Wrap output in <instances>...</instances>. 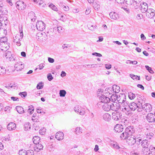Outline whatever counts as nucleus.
<instances>
[{
    "mask_svg": "<svg viewBox=\"0 0 155 155\" xmlns=\"http://www.w3.org/2000/svg\"><path fill=\"white\" fill-rule=\"evenodd\" d=\"M112 115L113 119L115 121H117L121 118L122 114L120 112L114 111L112 113Z\"/></svg>",
    "mask_w": 155,
    "mask_h": 155,
    "instance_id": "obj_8",
    "label": "nucleus"
},
{
    "mask_svg": "<svg viewBox=\"0 0 155 155\" xmlns=\"http://www.w3.org/2000/svg\"><path fill=\"white\" fill-rule=\"evenodd\" d=\"M113 90V92L115 93H118L120 91V87L116 85H114L112 86V87Z\"/></svg>",
    "mask_w": 155,
    "mask_h": 155,
    "instance_id": "obj_31",
    "label": "nucleus"
},
{
    "mask_svg": "<svg viewBox=\"0 0 155 155\" xmlns=\"http://www.w3.org/2000/svg\"><path fill=\"white\" fill-rule=\"evenodd\" d=\"M146 119L149 122H155V118L154 114H153L150 113L147 114L146 116Z\"/></svg>",
    "mask_w": 155,
    "mask_h": 155,
    "instance_id": "obj_11",
    "label": "nucleus"
},
{
    "mask_svg": "<svg viewBox=\"0 0 155 155\" xmlns=\"http://www.w3.org/2000/svg\"><path fill=\"white\" fill-rule=\"evenodd\" d=\"M6 41H3V40H1V43H0V49L1 50L5 51H7L9 48V46L6 41V38H5Z\"/></svg>",
    "mask_w": 155,
    "mask_h": 155,
    "instance_id": "obj_5",
    "label": "nucleus"
},
{
    "mask_svg": "<svg viewBox=\"0 0 155 155\" xmlns=\"http://www.w3.org/2000/svg\"><path fill=\"white\" fill-rule=\"evenodd\" d=\"M129 108H127V110H126V111H127V112L126 113V114L127 115H131L132 114V112L131 111V110H130Z\"/></svg>",
    "mask_w": 155,
    "mask_h": 155,
    "instance_id": "obj_62",
    "label": "nucleus"
},
{
    "mask_svg": "<svg viewBox=\"0 0 155 155\" xmlns=\"http://www.w3.org/2000/svg\"><path fill=\"white\" fill-rule=\"evenodd\" d=\"M16 127V124L13 122L10 123L7 126V129L9 130H15Z\"/></svg>",
    "mask_w": 155,
    "mask_h": 155,
    "instance_id": "obj_27",
    "label": "nucleus"
},
{
    "mask_svg": "<svg viewBox=\"0 0 155 155\" xmlns=\"http://www.w3.org/2000/svg\"><path fill=\"white\" fill-rule=\"evenodd\" d=\"M26 151L24 149L20 150L19 151V155H26Z\"/></svg>",
    "mask_w": 155,
    "mask_h": 155,
    "instance_id": "obj_48",
    "label": "nucleus"
},
{
    "mask_svg": "<svg viewBox=\"0 0 155 155\" xmlns=\"http://www.w3.org/2000/svg\"><path fill=\"white\" fill-rule=\"evenodd\" d=\"M16 7L19 10H23L26 7L24 2L22 1H19L15 3Z\"/></svg>",
    "mask_w": 155,
    "mask_h": 155,
    "instance_id": "obj_7",
    "label": "nucleus"
},
{
    "mask_svg": "<svg viewBox=\"0 0 155 155\" xmlns=\"http://www.w3.org/2000/svg\"><path fill=\"white\" fill-rule=\"evenodd\" d=\"M110 17L115 20L118 19L120 18V15L118 13L114 12H111L109 14Z\"/></svg>",
    "mask_w": 155,
    "mask_h": 155,
    "instance_id": "obj_18",
    "label": "nucleus"
},
{
    "mask_svg": "<svg viewBox=\"0 0 155 155\" xmlns=\"http://www.w3.org/2000/svg\"><path fill=\"white\" fill-rule=\"evenodd\" d=\"M40 137L38 136H35L33 137L32 139L33 143L35 144L41 142L40 141Z\"/></svg>",
    "mask_w": 155,
    "mask_h": 155,
    "instance_id": "obj_30",
    "label": "nucleus"
},
{
    "mask_svg": "<svg viewBox=\"0 0 155 155\" xmlns=\"http://www.w3.org/2000/svg\"><path fill=\"white\" fill-rule=\"evenodd\" d=\"M113 147L114 148L117 150L122 148L117 144H113Z\"/></svg>",
    "mask_w": 155,
    "mask_h": 155,
    "instance_id": "obj_59",
    "label": "nucleus"
},
{
    "mask_svg": "<svg viewBox=\"0 0 155 155\" xmlns=\"http://www.w3.org/2000/svg\"><path fill=\"white\" fill-rule=\"evenodd\" d=\"M57 32L59 33H61L64 31V28L62 27H57Z\"/></svg>",
    "mask_w": 155,
    "mask_h": 155,
    "instance_id": "obj_43",
    "label": "nucleus"
},
{
    "mask_svg": "<svg viewBox=\"0 0 155 155\" xmlns=\"http://www.w3.org/2000/svg\"><path fill=\"white\" fill-rule=\"evenodd\" d=\"M132 4H133V5L134 6V8L136 9H137L138 8L139 6H140V3H137L136 2H134V1H133V2Z\"/></svg>",
    "mask_w": 155,
    "mask_h": 155,
    "instance_id": "obj_51",
    "label": "nucleus"
},
{
    "mask_svg": "<svg viewBox=\"0 0 155 155\" xmlns=\"http://www.w3.org/2000/svg\"><path fill=\"white\" fill-rule=\"evenodd\" d=\"M92 55H95L97 57H100L102 56L101 54L97 52H94L92 53Z\"/></svg>",
    "mask_w": 155,
    "mask_h": 155,
    "instance_id": "obj_60",
    "label": "nucleus"
},
{
    "mask_svg": "<svg viewBox=\"0 0 155 155\" xmlns=\"http://www.w3.org/2000/svg\"><path fill=\"white\" fill-rule=\"evenodd\" d=\"M127 139V142L130 145H132L135 143H137V141L134 137L132 136L128 137L126 138Z\"/></svg>",
    "mask_w": 155,
    "mask_h": 155,
    "instance_id": "obj_12",
    "label": "nucleus"
},
{
    "mask_svg": "<svg viewBox=\"0 0 155 155\" xmlns=\"http://www.w3.org/2000/svg\"><path fill=\"white\" fill-rule=\"evenodd\" d=\"M62 8L63 10L66 11H68L69 10V8L67 5H64V6Z\"/></svg>",
    "mask_w": 155,
    "mask_h": 155,
    "instance_id": "obj_61",
    "label": "nucleus"
},
{
    "mask_svg": "<svg viewBox=\"0 0 155 155\" xmlns=\"http://www.w3.org/2000/svg\"><path fill=\"white\" fill-rule=\"evenodd\" d=\"M84 66L85 67H87L90 66L91 67H97V64H86L84 65Z\"/></svg>",
    "mask_w": 155,
    "mask_h": 155,
    "instance_id": "obj_58",
    "label": "nucleus"
},
{
    "mask_svg": "<svg viewBox=\"0 0 155 155\" xmlns=\"http://www.w3.org/2000/svg\"><path fill=\"white\" fill-rule=\"evenodd\" d=\"M66 94V91L64 90H62L60 91L59 95L61 97H64Z\"/></svg>",
    "mask_w": 155,
    "mask_h": 155,
    "instance_id": "obj_41",
    "label": "nucleus"
},
{
    "mask_svg": "<svg viewBox=\"0 0 155 155\" xmlns=\"http://www.w3.org/2000/svg\"><path fill=\"white\" fill-rule=\"evenodd\" d=\"M137 95L131 92H129L128 93V96L130 100H132L136 97V96Z\"/></svg>",
    "mask_w": 155,
    "mask_h": 155,
    "instance_id": "obj_35",
    "label": "nucleus"
},
{
    "mask_svg": "<svg viewBox=\"0 0 155 155\" xmlns=\"http://www.w3.org/2000/svg\"><path fill=\"white\" fill-rule=\"evenodd\" d=\"M46 130V129L45 128H43L42 129H41L40 130L39 133L40 134L43 135L45 134Z\"/></svg>",
    "mask_w": 155,
    "mask_h": 155,
    "instance_id": "obj_52",
    "label": "nucleus"
},
{
    "mask_svg": "<svg viewBox=\"0 0 155 155\" xmlns=\"http://www.w3.org/2000/svg\"><path fill=\"white\" fill-rule=\"evenodd\" d=\"M43 83L42 82L39 83L37 86V88L38 89H41L43 87Z\"/></svg>",
    "mask_w": 155,
    "mask_h": 155,
    "instance_id": "obj_49",
    "label": "nucleus"
},
{
    "mask_svg": "<svg viewBox=\"0 0 155 155\" xmlns=\"http://www.w3.org/2000/svg\"><path fill=\"white\" fill-rule=\"evenodd\" d=\"M26 110V111H27V112H28L30 114H31L33 112L34 110V107L33 106L31 105L29 107V108L27 110Z\"/></svg>",
    "mask_w": 155,
    "mask_h": 155,
    "instance_id": "obj_37",
    "label": "nucleus"
},
{
    "mask_svg": "<svg viewBox=\"0 0 155 155\" xmlns=\"http://www.w3.org/2000/svg\"><path fill=\"white\" fill-rule=\"evenodd\" d=\"M64 134L61 132L59 131L57 132L55 136V137L58 140H61L64 138Z\"/></svg>",
    "mask_w": 155,
    "mask_h": 155,
    "instance_id": "obj_22",
    "label": "nucleus"
},
{
    "mask_svg": "<svg viewBox=\"0 0 155 155\" xmlns=\"http://www.w3.org/2000/svg\"><path fill=\"white\" fill-rule=\"evenodd\" d=\"M155 10L152 8H148L146 12V16L148 18H151L155 15Z\"/></svg>",
    "mask_w": 155,
    "mask_h": 155,
    "instance_id": "obj_9",
    "label": "nucleus"
},
{
    "mask_svg": "<svg viewBox=\"0 0 155 155\" xmlns=\"http://www.w3.org/2000/svg\"><path fill=\"white\" fill-rule=\"evenodd\" d=\"M5 56L7 59L8 58L9 60H11V59H10L11 58V57H12V54L11 52L8 51L5 53Z\"/></svg>",
    "mask_w": 155,
    "mask_h": 155,
    "instance_id": "obj_38",
    "label": "nucleus"
},
{
    "mask_svg": "<svg viewBox=\"0 0 155 155\" xmlns=\"http://www.w3.org/2000/svg\"><path fill=\"white\" fill-rule=\"evenodd\" d=\"M26 155H34V151L31 150H27L26 151Z\"/></svg>",
    "mask_w": 155,
    "mask_h": 155,
    "instance_id": "obj_45",
    "label": "nucleus"
},
{
    "mask_svg": "<svg viewBox=\"0 0 155 155\" xmlns=\"http://www.w3.org/2000/svg\"><path fill=\"white\" fill-rule=\"evenodd\" d=\"M28 19L31 20L32 22H34L36 19V16L34 12H31L28 13Z\"/></svg>",
    "mask_w": 155,
    "mask_h": 155,
    "instance_id": "obj_17",
    "label": "nucleus"
},
{
    "mask_svg": "<svg viewBox=\"0 0 155 155\" xmlns=\"http://www.w3.org/2000/svg\"><path fill=\"white\" fill-rule=\"evenodd\" d=\"M103 117L104 120L106 121H109L111 118L110 115L107 113H106L104 114Z\"/></svg>",
    "mask_w": 155,
    "mask_h": 155,
    "instance_id": "obj_29",
    "label": "nucleus"
},
{
    "mask_svg": "<svg viewBox=\"0 0 155 155\" xmlns=\"http://www.w3.org/2000/svg\"><path fill=\"white\" fill-rule=\"evenodd\" d=\"M123 129L124 127L122 124H117L114 128L115 131L118 133L122 132L123 131Z\"/></svg>",
    "mask_w": 155,
    "mask_h": 155,
    "instance_id": "obj_20",
    "label": "nucleus"
},
{
    "mask_svg": "<svg viewBox=\"0 0 155 155\" xmlns=\"http://www.w3.org/2000/svg\"><path fill=\"white\" fill-rule=\"evenodd\" d=\"M48 61L50 63H53L54 61V59L50 57L48 58Z\"/></svg>",
    "mask_w": 155,
    "mask_h": 155,
    "instance_id": "obj_63",
    "label": "nucleus"
},
{
    "mask_svg": "<svg viewBox=\"0 0 155 155\" xmlns=\"http://www.w3.org/2000/svg\"><path fill=\"white\" fill-rule=\"evenodd\" d=\"M24 64L21 62H18L15 64V67L17 71H21L24 68Z\"/></svg>",
    "mask_w": 155,
    "mask_h": 155,
    "instance_id": "obj_15",
    "label": "nucleus"
},
{
    "mask_svg": "<svg viewBox=\"0 0 155 155\" xmlns=\"http://www.w3.org/2000/svg\"><path fill=\"white\" fill-rule=\"evenodd\" d=\"M19 94L22 97H25L27 96V93L26 92H20Z\"/></svg>",
    "mask_w": 155,
    "mask_h": 155,
    "instance_id": "obj_55",
    "label": "nucleus"
},
{
    "mask_svg": "<svg viewBox=\"0 0 155 155\" xmlns=\"http://www.w3.org/2000/svg\"><path fill=\"white\" fill-rule=\"evenodd\" d=\"M134 132L133 127L128 126L125 129V131L123 132L120 136V138L123 140L126 139L128 137L133 136L132 134Z\"/></svg>",
    "mask_w": 155,
    "mask_h": 155,
    "instance_id": "obj_1",
    "label": "nucleus"
},
{
    "mask_svg": "<svg viewBox=\"0 0 155 155\" xmlns=\"http://www.w3.org/2000/svg\"><path fill=\"white\" fill-rule=\"evenodd\" d=\"M5 69L3 67L0 66V75H2L5 73Z\"/></svg>",
    "mask_w": 155,
    "mask_h": 155,
    "instance_id": "obj_44",
    "label": "nucleus"
},
{
    "mask_svg": "<svg viewBox=\"0 0 155 155\" xmlns=\"http://www.w3.org/2000/svg\"><path fill=\"white\" fill-rule=\"evenodd\" d=\"M135 140L137 141V144H139L140 143V142L142 140L144 139V136L143 134L137 135L136 136H133Z\"/></svg>",
    "mask_w": 155,
    "mask_h": 155,
    "instance_id": "obj_13",
    "label": "nucleus"
},
{
    "mask_svg": "<svg viewBox=\"0 0 155 155\" xmlns=\"http://www.w3.org/2000/svg\"><path fill=\"white\" fill-rule=\"evenodd\" d=\"M142 103L140 104H137L133 102L129 105V108L131 111H134L136 109L139 112L142 110Z\"/></svg>",
    "mask_w": 155,
    "mask_h": 155,
    "instance_id": "obj_3",
    "label": "nucleus"
},
{
    "mask_svg": "<svg viewBox=\"0 0 155 155\" xmlns=\"http://www.w3.org/2000/svg\"><path fill=\"white\" fill-rule=\"evenodd\" d=\"M83 130L81 127H78L75 128V133L76 134L80 135L82 133Z\"/></svg>",
    "mask_w": 155,
    "mask_h": 155,
    "instance_id": "obj_32",
    "label": "nucleus"
},
{
    "mask_svg": "<svg viewBox=\"0 0 155 155\" xmlns=\"http://www.w3.org/2000/svg\"><path fill=\"white\" fill-rule=\"evenodd\" d=\"M130 77L132 78L134 80H140V76H138L137 75H135L133 74H130Z\"/></svg>",
    "mask_w": 155,
    "mask_h": 155,
    "instance_id": "obj_36",
    "label": "nucleus"
},
{
    "mask_svg": "<svg viewBox=\"0 0 155 155\" xmlns=\"http://www.w3.org/2000/svg\"><path fill=\"white\" fill-rule=\"evenodd\" d=\"M97 28V26H94V25H91V26H89L88 27L89 29L93 31L95 29H96Z\"/></svg>",
    "mask_w": 155,
    "mask_h": 155,
    "instance_id": "obj_56",
    "label": "nucleus"
},
{
    "mask_svg": "<svg viewBox=\"0 0 155 155\" xmlns=\"http://www.w3.org/2000/svg\"><path fill=\"white\" fill-rule=\"evenodd\" d=\"M152 107L149 104H145L143 106L142 104V109L146 111V112H150L152 110Z\"/></svg>",
    "mask_w": 155,
    "mask_h": 155,
    "instance_id": "obj_14",
    "label": "nucleus"
},
{
    "mask_svg": "<svg viewBox=\"0 0 155 155\" xmlns=\"http://www.w3.org/2000/svg\"><path fill=\"white\" fill-rule=\"evenodd\" d=\"M145 67L146 69L150 73L152 74L154 73L152 69L151 68L149 67L148 65H146Z\"/></svg>",
    "mask_w": 155,
    "mask_h": 155,
    "instance_id": "obj_50",
    "label": "nucleus"
},
{
    "mask_svg": "<svg viewBox=\"0 0 155 155\" xmlns=\"http://www.w3.org/2000/svg\"><path fill=\"white\" fill-rule=\"evenodd\" d=\"M49 7L52 10L54 11H58V9L56 7L52 4H50L49 5Z\"/></svg>",
    "mask_w": 155,
    "mask_h": 155,
    "instance_id": "obj_42",
    "label": "nucleus"
},
{
    "mask_svg": "<svg viewBox=\"0 0 155 155\" xmlns=\"http://www.w3.org/2000/svg\"><path fill=\"white\" fill-rule=\"evenodd\" d=\"M104 92L103 90L101 89H99L97 91V96L99 97V100L102 103H109L110 99L104 95Z\"/></svg>",
    "mask_w": 155,
    "mask_h": 155,
    "instance_id": "obj_2",
    "label": "nucleus"
},
{
    "mask_svg": "<svg viewBox=\"0 0 155 155\" xmlns=\"http://www.w3.org/2000/svg\"><path fill=\"white\" fill-rule=\"evenodd\" d=\"M142 153L144 155H147L150 154V152H149V149L148 148L147 149L144 148L142 150Z\"/></svg>",
    "mask_w": 155,
    "mask_h": 155,
    "instance_id": "obj_40",
    "label": "nucleus"
},
{
    "mask_svg": "<svg viewBox=\"0 0 155 155\" xmlns=\"http://www.w3.org/2000/svg\"><path fill=\"white\" fill-rule=\"evenodd\" d=\"M35 145L34 147V150L36 152L39 151V150H42L43 149V146L41 142L39 143H38L35 144Z\"/></svg>",
    "mask_w": 155,
    "mask_h": 155,
    "instance_id": "obj_24",
    "label": "nucleus"
},
{
    "mask_svg": "<svg viewBox=\"0 0 155 155\" xmlns=\"http://www.w3.org/2000/svg\"><path fill=\"white\" fill-rule=\"evenodd\" d=\"M19 35H16L14 38V42L18 46H20L21 45L20 41L22 40L21 38H19Z\"/></svg>",
    "mask_w": 155,
    "mask_h": 155,
    "instance_id": "obj_21",
    "label": "nucleus"
},
{
    "mask_svg": "<svg viewBox=\"0 0 155 155\" xmlns=\"http://www.w3.org/2000/svg\"><path fill=\"white\" fill-rule=\"evenodd\" d=\"M116 98L119 103H121L122 104H127V102L126 101V95L124 94H120L119 95L117 96Z\"/></svg>",
    "mask_w": 155,
    "mask_h": 155,
    "instance_id": "obj_4",
    "label": "nucleus"
},
{
    "mask_svg": "<svg viewBox=\"0 0 155 155\" xmlns=\"http://www.w3.org/2000/svg\"><path fill=\"white\" fill-rule=\"evenodd\" d=\"M140 142V143H141V146L143 149H147L148 147L149 143H148L147 140L143 139Z\"/></svg>",
    "mask_w": 155,
    "mask_h": 155,
    "instance_id": "obj_26",
    "label": "nucleus"
},
{
    "mask_svg": "<svg viewBox=\"0 0 155 155\" xmlns=\"http://www.w3.org/2000/svg\"><path fill=\"white\" fill-rule=\"evenodd\" d=\"M47 78L48 80L50 81L53 79V77L51 74L49 73L47 75Z\"/></svg>",
    "mask_w": 155,
    "mask_h": 155,
    "instance_id": "obj_57",
    "label": "nucleus"
},
{
    "mask_svg": "<svg viewBox=\"0 0 155 155\" xmlns=\"http://www.w3.org/2000/svg\"><path fill=\"white\" fill-rule=\"evenodd\" d=\"M36 27L39 31H42L45 28V24L41 21H38L36 23Z\"/></svg>",
    "mask_w": 155,
    "mask_h": 155,
    "instance_id": "obj_6",
    "label": "nucleus"
},
{
    "mask_svg": "<svg viewBox=\"0 0 155 155\" xmlns=\"http://www.w3.org/2000/svg\"><path fill=\"white\" fill-rule=\"evenodd\" d=\"M105 67L106 69H109L111 68V65L110 64H107L105 65Z\"/></svg>",
    "mask_w": 155,
    "mask_h": 155,
    "instance_id": "obj_64",
    "label": "nucleus"
},
{
    "mask_svg": "<svg viewBox=\"0 0 155 155\" xmlns=\"http://www.w3.org/2000/svg\"><path fill=\"white\" fill-rule=\"evenodd\" d=\"M104 92V94L105 93V94L107 96H108L109 95H111V96H110L111 98L113 97V96L114 97V96L113 95L114 92L112 87L107 88L105 90Z\"/></svg>",
    "mask_w": 155,
    "mask_h": 155,
    "instance_id": "obj_16",
    "label": "nucleus"
},
{
    "mask_svg": "<svg viewBox=\"0 0 155 155\" xmlns=\"http://www.w3.org/2000/svg\"><path fill=\"white\" fill-rule=\"evenodd\" d=\"M140 8L142 13H145L148 9L147 4L144 2H142L140 4Z\"/></svg>",
    "mask_w": 155,
    "mask_h": 155,
    "instance_id": "obj_10",
    "label": "nucleus"
},
{
    "mask_svg": "<svg viewBox=\"0 0 155 155\" xmlns=\"http://www.w3.org/2000/svg\"><path fill=\"white\" fill-rule=\"evenodd\" d=\"M16 109L17 111L20 114H22L23 113H25L26 110L24 108L21 106H17L16 107Z\"/></svg>",
    "mask_w": 155,
    "mask_h": 155,
    "instance_id": "obj_28",
    "label": "nucleus"
},
{
    "mask_svg": "<svg viewBox=\"0 0 155 155\" xmlns=\"http://www.w3.org/2000/svg\"><path fill=\"white\" fill-rule=\"evenodd\" d=\"M31 124L29 122L26 123L25 124L24 128L25 131H27L31 128Z\"/></svg>",
    "mask_w": 155,
    "mask_h": 155,
    "instance_id": "obj_33",
    "label": "nucleus"
},
{
    "mask_svg": "<svg viewBox=\"0 0 155 155\" xmlns=\"http://www.w3.org/2000/svg\"><path fill=\"white\" fill-rule=\"evenodd\" d=\"M105 103L102 105V108L105 111H109L111 109V105L110 104Z\"/></svg>",
    "mask_w": 155,
    "mask_h": 155,
    "instance_id": "obj_25",
    "label": "nucleus"
},
{
    "mask_svg": "<svg viewBox=\"0 0 155 155\" xmlns=\"http://www.w3.org/2000/svg\"><path fill=\"white\" fill-rule=\"evenodd\" d=\"M134 0H124V2H125L127 4L129 5H132L133 1Z\"/></svg>",
    "mask_w": 155,
    "mask_h": 155,
    "instance_id": "obj_53",
    "label": "nucleus"
},
{
    "mask_svg": "<svg viewBox=\"0 0 155 155\" xmlns=\"http://www.w3.org/2000/svg\"><path fill=\"white\" fill-rule=\"evenodd\" d=\"M149 152H150V154L151 153L152 154H155V147L151 145L149 148Z\"/></svg>",
    "mask_w": 155,
    "mask_h": 155,
    "instance_id": "obj_34",
    "label": "nucleus"
},
{
    "mask_svg": "<svg viewBox=\"0 0 155 155\" xmlns=\"http://www.w3.org/2000/svg\"><path fill=\"white\" fill-rule=\"evenodd\" d=\"M79 114L82 116L84 115L85 113V110L84 108H81L79 112Z\"/></svg>",
    "mask_w": 155,
    "mask_h": 155,
    "instance_id": "obj_46",
    "label": "nucleus"
},
{
    "mask_svg": "<svg viewBox=\"0 0 155 155\" xmlns=\"http://www.w3.org/2000/svg\"><path fill=\"white\" fill-rule=\"evenodd\" d=\"M53 31L52 28H49L47 32V35L49 36L50 37L53 36L54 35V34H53Z\"/></svg>",
    "mask_w": 155,
    "mask_h": 155,
    "instance_id": "obj_39",
    "label": "nucleus"
},
{
    "mask_svg": "<svg viewBox=\"0 0 155 155\" xmlns=\"http://www.w3.org/2000/svg\"><path fill=\"white\" fill-rule=\"evenodd\" d=\"M81 108V106H76L74 107V110L76 112L79 113Z\"/></svg>",
    "mask_w": 155,
    "mask_h": 155,
    "instance_id": "obj_47",
    "label": "nucleus"
},
{
    "mask_svg": "<svg viewBox=\"0 0 155 155\" xmlns=\"http://www.w3.org/2000/svg\"><path fill=\"white\" fill-rule=\"evenodd\" d=\"M5 87L8 89L12 90L14 89H17L18 87V85L16 83H11L8 85L5 86Z\"/></svg>",
    "mask_w": 155,
    "mask_h": 155,
    "instance_id": "obj_19",
    "label": "nucleus"
},
{
    "mask_svg": "<svg viewBox=\"0 0 155 155\" xmlns=\"http://www.w3.org/2000/svg\"><path fill=\"white\" fill-rule=\"evenodd\" d=\"M153 135V134L152 133L148 134L146 136V138L148 139H151Z\"/></svg>",
    "mask_w": 155,
    "mask_h": 155,
    "instance_id": "obj_54",
    "label": "nucleus"
},
{
    "mask_svg": "<svg viewBox=\"0 0 155 155\" xmlns=\"http://www.w3.org/2000/svg\"><path fill=\"white\" fill-rule=\"evenodd\" d=\"M111 109L112 110L116 111L118 110L120 107V105L119 104H117L114 103L111 104Z\"/></svg>",
    "mask_w": 155,
    "mask_h": 155,
    "instance_id": "obj_23",
    "label": "nucleus"
}]
</instances>
